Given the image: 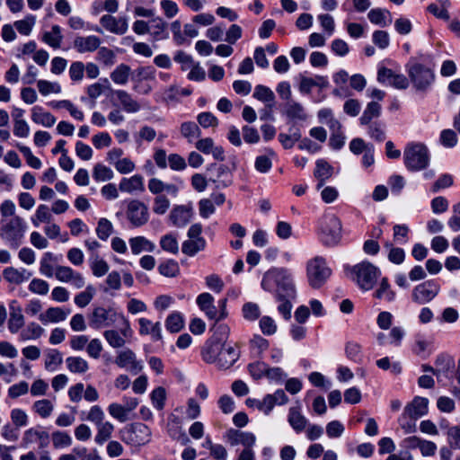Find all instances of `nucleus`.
Here are the masks:
<instances>
[{
  "label": "nucleus",
  "instance_id": "obj_1",
  "mask_svg": "<svg viewBox=\"0 0 460 460\" xmlns=\"http://www.w3.org/2000/svg\"><path fill=\"white\" fill-rule=\"evenodd\" d=\"M261 288L269 292L275 291L276 299L295 298L296 288L292 274L286 268H272L262 278Z\"/></svg>",
  "mask_w": 460,
  "mask_h": 460
},
{
  "label": "nucleus",
  "instance_id": "obj_2",
  "mask_svg": "<svg viewBox=\"0 0 460 460\" xmlns=\"http://www.w3.org/2000/svg\"><path fill=\"white\" fill-rule=\"evenodd\" d=\"M201 356L205 362L215 364L221 369H228L239 358L240 351L236 344L207 341L202 348Z\"/></svg>",
  "mask_w": 460,
  "mask_h": 460
},
{
  "label": "nucleus",
  "instance_id": "obj_3",
  "mask_svg": "<svg viewBox=\"0 0 460 460\" xmlns=\"http://www.w3.org/2000/svg\"><path fill=\"white\" fill-rule=\"evenodd\" d=\"M350 279L364 291L371 290L381 274L380 270L373 263L364 261L354 266L346 267Z\"/></svg>",
  "mask_w": 460,
  "mask_h": 460
},
{
  "label": "nucleus",
  "instance_id": "obj_4",
  "mask_svg": "<svg viewBox=\"0 0 460 460\" xmlns=\"http://www.w3.org/2000/svg\"><path fill=\"white\" fill-rule=\"evenodd\" d=\"M409 78L417 92L425 93L435 81L434 71L417 61L411 60L406 65Z\"/></svg>",
  "mask_w": 460,
  "mask_h": 460
},
{
  "label": "nucleus",
  "instance_id": "obj_5",
  "mask_svg": "<svg viewBox=\"0 0 460 460\" xmlns=\"http://www.w3.org/2000/svg\"><path fill=\"white\" fill-rule=\"evenodd\" d=\"M430 155L428 147L422 143H410L403 151L405 167L412 172L428 167Z\"/></svg>",
  "mask_w": 460,
  "mask_h": 460
},
{
  "label": "nucleus",
  "instance_id": "obj_6",
  "mask_svg": "<svg viewBox=\"0 0 460 460\" xmlns=\"http://www.w3.org/2000/svg\"><path fill=\"white\" fill-rule=\"evenodd\" d=\"M332 275V270L325 259L315 256L306 262V277L313 288H320Z\"/></svg>",
  "mask_w": 460,
  "mask_h": 460
},
{
  "label": "nucleus",
  "instance_id": "obj_7",
  "mask_svg": "<svg viewBox=\"0 0 460 460\" xmlns=\"http://www.w3.org/2000/svg\"><path fill=\"white\" fill-rule=\"evenodd\" d=\"M25 232L24 220L21 217L15 216L1 226L0 237L10 246L17 248L22 243Z\"/></svg>",
  "mask_w": 460,
  "mask_h": 460
},
{
  "label": "nucleus",
  "instance_id": "obj_8",
  "mask_svg": "<svg viewBox=\"0 0 460 460\" xmlns=\"http://www.w3.org/2000/svg\"><path fill=\"white\" fill-rule=\"evenodd\" d=\"M122 314H118L111 307H104L102 305L94 306L88 315L89 326L92 329L99 330L112 326Z\"/></svg>",
  "mask_w": 460,
  "mask_h": 460
},
{
  "label": "nucleus",
  "instance_id": "obj_9",
  "mask_svg": "<svg viewBox=\"0 0 460 460\" xmlns=\"http://www.w3.org/2000/svg\"><path fill=\"white\" fill-rule=\"evenodd\" d=\"M321 240L326 246L337 245L341 238V220L332 215L326 217L321 226Z\"/></svg>",
  "mask_w": 460,
  "mask_h": 460
},
{
  "label": "nucleus",
  "instance_id": "obj_10",
  "mask_svg": "<svg viewBox=\"0 0 460 460\" xmlns=\"http://www.w3.org/2000/svg\"><path fill=\"white\" fill-rule=\"evenodd\" d=\"M440 290V285L436 280H426L412 288L411 298L417 305H426L430 303Z\"/></svg>",
  "mask_w": 460,
  "mask_h": 460
},
{
  "label": "nucleus",
  "instance_id": "obj_11",
  "mask_svg": "<svg viewBox=\"0 0 460 460\" xmlns=\"http://www.w3.org/2000/svg\"><path fill=\"white\" fill-rule=\"evenodd\" d=\"M126 216L134 227H141L149 220L148 207L138 199H132L128 203Z\"/></svg>",
  "mask_w": 460,
  "mask_h": 460
},
{
  "label": "nucleus",
  "instance_id": "obj_12",
  "mask_svg": "<svg viewBox=\"0 0 460 460\" xmlns=\"http://www.w3.org/2000/svg\"><path fill=\"white\" fill-rule=\"evenodd\" d=\"M123 326L119 332L116 330H107L103 332V336L108 344L113 349L122 348L126 344V340L132 337V329L128 320L124 315H119Z\"/></svg>",
  "mask_w": 460,
  "mask_h": 460
},
{
  "label": "nucleus",
  "instance_id": "obj_13",
  "mask_svg": "<svg viewBox=\"0 0 460 460\" xmlns=\"http://www.w3.org/2000/svg\"><path fill=\"white\" fill-rule=\"evenodd\" d=\"M55 277L60 282L70 283L76 289L83 288L85 285L84 277L68 266L57 265Z\"/></svg>",
  "mask_w": 460,
  "mask_h": 460
},
{
  "label": "nucleus",
  "instance_id": "obj_14",
  "mask_svg": "<svg viewBox=\"0 0 460 460\" xmlns=\"http://www.w3.org/2000/svg\"><path fill=\"white\" fill-rule=\"evenodd\" d=\"M116 365L120 368H127L134 374L143 369V365L137 359V356L130 349H125L117 352L115 358Z\"/></svg>",
  "mask_w": 460,
  "mask_h": 460
},
{
  "label": "nucleus",
  "instance_id": "obj_15",
  "mask_svg": "<svg viewBox=\"0 0 460 460\" xmlns=\"http://www.w3.org/2000/svg\"><path fill=\"white\" fill-rule=\"evenodd\" d=\"M224 438L230 446L242 445L244 448L252 447L256 442V437L253 433L234 429H228Z\"/></svg>",
  "mask_w": 460,
  "mask_h": 460
},
{
  "label": "nucleus",
  "instance_id": "obj_16",
  "mask_svg": "<svg viewBox=\"0 0 460 460\" xmlns=\"http://www.w3.org/2000/svg\"><path fill=\"white\" fill-rule=\"evenodd\" d=\"M249 371L257 379L265 375L270 380L276 383L281 382L286 376V374L280 367L269 368L264 363L260 362L249 365Z\"/></svg>",
  "mask_w": 460,
  "mask_h": 460
},
{
  "label": "nucleus",
  "instance_id": "obj_17",
  "mask_svg": "<svg viewBox=\"0 0 460 460\" xmlns=\"http://www.w3.org/2000/svg\"><path fill=\"white\" fill-rule=\"evenodd\" d=\"M100 23L108 31L118 35L125 34L128 28L126 17L116 18L111 14L102 15Z\"/></svg>",
  "mask_w": 460,
  "mask_h": 460
},
{
  "label": "nucleus",
  "instance_id": "obj_18",
  "mask_svg": "<svg viewBox=\"0 0 460 460\" xmlns=\"http://www.w3.org/2000/svg\"><path fill=\"white\" fill-rule=\"evenodd\" d=\"M429 400L424 397L416 396L409 402L403 410L404 417L411 420H417L428 412Z\"/></svg>",
  "mask_w": 460,
  "mask_h": 460
},
{
  "label": "nucleus",
  "instance_id": "obj_19",
  "mask_svg": "<svg viewBox=\"0 0 460 460\" xmlns=\"http://www.w3.org/2000/svg\"><path fill=\"white\" fill-rule=\"evenodd\" d=\"M195 146L199 152L205 155H212L214 159L217 161L225 160L224 148L221 146H216L211 137H205L198 140L195 143Z\"/></svg>",
  "mask_w": 460,
  "mask_h": 460
},
{
  "label": "nucleus",
  "instance_id": "obj_20",
  "mask_svg": "<svg viewBox=\"0 0 460 460\" xmlns=\"http://www.w3.org/2000/svg\"><path fill=\"white\" fill-rule=\"evenodd\" d=\"M70 314L69 309L62 307H49L44 313L40 314L39 320L43 323H59L66 319Z\"/></svg>",
  "mask_w": 460,
  "mask_h": 460
},
{
  "label": "nucleus",
  "instance_id": "obj_21",
  "mask_svg": "<svg viewBox=\"0 0 460 460\" xmlns=\"http://www.w3.org/2000/svg\"><path fill=\"white\" fill-rule=\"evenodd\" d=\"M101 40L94 35L87 37H76L74 40V48L79 53L93 52L99 49Z\"/></svg>",
  "mask_w": 460,
  "mask_h": 460
},
{
  "label": "nucleus",
  "instance_id": "obj_22",
  "mask_svg": "<svg viewBox=\"0 0 460 460\" xmlns=\"http://www.w3.org/2000/svg\"><path fill=\"white\" fill-rule=\"evenodd\" d=\"M122 192L132 194L134 192H142L145 190L144 179L139 174H135L129 178H123L119 185Z\"/></svg>",
  "mask_w": 460,
  "mask_h": 460
},
{
  "label": "nucleus",
  "instance_id": "obj_23",
  "mask_svg": "<svg viewBox=\"0 0 460 460\" xmlns=\"http://www.w3.org/2000/svg\"><path fill=\"white\" fill-rule=\"evenodd\" d=\"M138 323L140 325L139 333L141 335H151L154 341L162 340V329L159 322L154 323L146 318H139Z\"/></svg>",
  "mask_w": 460,
  "mask_h": 460
},
{
  "label": "nucleus",
  "instance_id": "obj_24",
  "mask_svg": "<svg viewBox=\"0 0 460 460\" xmlns=\"http://www.w3.org/2000/svg\"><path fill=\"white\" fill-rule=\"evenodd\" d=\"M197 304L200 310L212 320L217 318V309L214 305V297L209 293H202L197 297Z\"/></svg>",
  "mask_w": 460,
  "mask_h": 460
},
{
  "label": "nucleus",
  "instance_id": "obj_25",
  "mask_svg": "<svg viewBox=\"0 0 460 460\" xmlns=\"http://www.w3.org/2000/svg\"><path fill=\"white\" fill-rule=\"evenodd\" d=\"M191 217V210L185 206H176L170 213V220L173 226L182 227Z\"/></svg>",
  "mask_w": 460,
  "mask_h": 460
},
{
  "label": "nucleus",
  "instance_id": "obj_26",
  "mask_svg": "<svg viewBox=\"0 0 460 460\" xmlns=\"http://www.w3.org/2000/svg\"><path fill=\"white\" fill-rule=\"evenodd\" d=\"M128 243L133 254L137 255L143 252H154L155 244L145 236L131 237Z\"/></svg>",
  "mask_w": 460,
  "mask_h": 460
},
{
  "label": "nucleus",
  "instance_id": "obj_27",
  "mask_svg": "<svg viewBox=\"0 0 460 460\" xmlns=\"http://www.w3.org/2000/svg\"><path fill=\"white\" fill-rule=\"evenodd\" d=\"M288 421L296 433L304 431L308 424L307 419L302 415L300 411L296 407L289 409Z\"/></svg>",
  "mask_w": 460,
  "mask_h": 460
},
{
  "label": "nucleus",
  "instance_id": "obj_28",
  "mask_svg": "<svg viewBox=\"0 0 460 460\" xmlns=\"http://www.w3.org/2000/svg\"><path fill=\"white\" fill-rule=\"evenodd\" d=\"M113 94L119 101L123 110L128 113L137 112L140 110V104L134 100L131 95L124 90H116Z\"/></svg>",
  "mask_w": 460,
  "mask_h": 460
},
{
  "label": "nucleus",
  "instance_id": "obj_29",
  "mask_svg": "<svg viewBox=\"0 0 460 460\" xmlns=\"http://www.w3.org/2000/svg\"><path fill=\"white\" fill-rule=\"evenodd\" d=\"M23 440L27 443L38 442L40 448H45L49 444V435L46 431L31 428L25 431Z\"/></svg>",
  "mask_w": 460,
  "mask_h": 460
},
{
  "label": "nucleus",
  "instance_id": "obj_30",
  "mask_svg": "<svg viewBox=\"0 0 460 460\" xmlns=\"http://www.w3.org/2000/svg\"><path fill=\"white\" fill-rule=\"evenodd\" d=\"M58 257L52 252H47L43 254L40 261V272L47 278H52L56 275V266Z\"/></svg>",
  "mask_w": 460,
  "mask_h": 460
},
{
  "label": "nucleus",
  "instance_id": "obj_31",
  "mask_svg": "<svg viewBox=\"0 0 460 460\" xmlns=\"http://www.w3.org/2000/svg\"><path fill=\"white\" fill-rule=\"evenodd\" d=\"M376 299L384 300L387 303H393L396 298V293L392 288L387 278H383L378 285V288L374 293Z\"/></svg>",
  "mask_w": 460,
  "mask_h": 460
},
{
  "label": "nucleus",
  "instance_id": "obj_32",
  "mask_svg": "<svg viewBox=\"0 0 460 460\" xmlns=\"http://www.w3.org/2000/svg\"><path fill=\"white\" fill-rule=\"evenodd\" d=\"M31 119L36 124L50 128L56 123V118L48 111H44L40 106H34L31 109Z\"/></svg>",
  "mask_w": 460,
  "mask_h": 460
},
{
  "label": "nucleus",
  "instance_id": "obj_33",
  "mask_svg": "<svg viewBox=\"0 0 460 460\" xmlns=\"http://www.w3.org/2000/svg\"><path fill=\"white\" fill-rule=\"evenodd\" d=\"M4 278L10 283L21 284L28 280L31 273L25 269H15L13 267L6 268L4 272Z\"/></svg>",
  "mask_w": 460,
  "mask_h": 460
},
{
  "label": "nucleus",
  "instance_id": "obj_34",
  "mask_svg": "<svg viewBox=\"0 0 460 460\" xmlns=\"http://www.w3.org/2000/svg\"><path fill=\"white\" fill-rule=\"evenodd\" d=\"M207 242L204 238H189L184 241L181 244V251L184 254L193 257L199 252L203 251L206 248Z\"/></svg>",
  "mask_w": 460,
  "mask_h": 460
},
{
  "label": "nucleus",
  "instance_id": "obj_35",
  "mask_svg": "<svg viewBox=\"0 0 460 460\" xmlns=\"http://www.w3.org/2000/svg\"><path fill=\"white\" fill-rule=\"evenodd\" d=\"M252 96L258 101L265 102L270 110L274 107L275 94L270 88L261 84L256 85Z\"/></svg>",
  "mask_w": 460,
  "mask_h": 460
},
{
  "label": "nucleus",
  "instance_id": "obj_36",
  "mask_svg": "<svg viewBox=\"0 0 460 460\" xmlns=\"http://www.w3.org/2000/svg\"><path fill=\"white\" fill-rule=\"evenodd\" d=\"M89 263L93 275L97 278L103 277L109 271V264L98 253H92L89 258Z\"/></svg>",
  "mask_w": 460,
  "mask_h": 460
},
{
  "label": "nucleus",
  "instance_id": "obj_37",
  "mask_svg": "<svg viewBox=\"0 0 460 460\" xmlns=\"http://www.w3.org/2000/svg\"><path fill=\"white\" fill-rule=\"evenodd\" d=\"M192 93L190 88H181L177 84H172L163 93V99L166 102H172L179 101V95L189 96Z\"/></svg>",
  "mask_w": 460,
  "mask_h": 460
},
{
  "label": "nucleus",
  "instance_id": "obj_38",
  "mask_svg": "<svg viewBox=\"0 0 460 460\" xmlns=\"http://www.w3.org/2000/svg\"><path fill=\"white\" fill-rule=\"evenodd\" d=\"M44 333V329L38 323H30L24 329L22 330L19 339L22 341L31 340H38Z\"/></svg>",
  "mask_w": 460,
  "mask_h": 460
},
{
  "label": "nucleus",
  "instance_id": "obj_39",
  "mask_svg": "<svg viewBox=\"0 0 460 460\" xmlns=\"http://www.w3.org/2000/svg\"><path fill=\"white\" fill-rule=\"evenodd\" d=\"M149 27L155 40H162L168 37L166 32L167 23L161 17H153L149 22Z\"/></svg>",
  "mask_w": 460,
  "mask_h": 460
},
{
  "label": "nucleus",
  "instance_id": "obj_40",
  "mask_svg": "<svg viewBox=\"0 0 460 460\" xmlns=\"http://www.w3.org/2000/svg\"><path fill=\"white\" fill-rule=\"evenodd\" d=\"M436 368L438 370V376L445 375L447 376V373L451 371L455 367V360L453 357L447 354H440L437 357L435 361Z\"/></svg>",
  "mask_w": 460,
  "mask_h": 460
},
{
  "label": "nucleus",
  "instance_id": "obj_41",
  "mask_svg": "<svg viewBox=\"0 0 460 460\" xmlns=\"http://www.w3.org/2000/svg\"><path fill=\"white\" fill-rule=\"evenodd\" d=\"M180 130L181 136L187 138L189 143L194 142L201 134L199 126L192 121L183 122L181 125Z\"/></svg>",
  "mask_w": 460,
  "mask_h": 460
},
{
  "label": "nucleus",
  "instance_id": "obj_42",
  "mask_svg": "<svg viewBox=\"0 0 460 460\" xmlns=\"http://www.w3.org/2000/svg\"><path fill=\"white\" fill-rule=\"evenodd\" d=\"M23 325L24 316L22 314V308L18 306L17 309H13V312H10L8 329L11 333H17Z\"/></svg>",
  "mask_w": 460,
  "mask_h": 460
},
{
  "label": "nucleus",
  "instance_id": "obj_43",
  "mask_svg": "<svg viewBox=\"0 0 460 460\" xmlns=\"http://www.w3.org/2000/svg\"><path fill=\"white\" fill-rule=\"evenodd\" d=\"M62 39L61 30L58 25H53L51 31H46L42 37L43 41L54 49L60 47Z\"/></svg>",
  "mask_w": 460,
  "mask_h": 460
},
{
  "label": "nucleus",
  "instance_id": "obj_44",
  "mask_svg": "<svg viewBox=\"0 0 460 460\" xmlns=\"http://www.w3.org/2000/svg\"><path fill=\"white\" fill-rule=\"evenodd\" d=\"M66 363L72 373L84 374L89 369L88 362L81 357H68Z\"/></svg>",
  "mask_w": 460,
  "mask_h": 460
},
{
  "label": "nucleus",
  "instance_id": "obj_45",
  "mask_svg": "<svg viewBox=\"0 0 460 460\" xmlns=\"http://www.w3.org/2000/svg\"><path fill=\"white\" fill-rule=\"evenodd\" d=\"M113 430L114 425L109 421L97 425V434L94 438V441L98 445H103L111 438Z\"/></svg>",
  "mask_w": 460,
  "mask_h": 460
},
{
  "label": "nucleus",
  "instance_id": "obj_46",
  "mask_svg": "<svg viewBox=\"0 0 460 460\" xmlns=\"http://www.w3.org/2000/svg\"><path fill=\"white\" fill-rule=\"evenodd\" d=\"M130 74V67L128 65L120 64L111 74V80L117 84L124 85L128 83Z\"/></svg>",
  "mask_w": 460,
  "mask_h": 460
},
{
  "label": "nucleus",
  "instance_id": "obj_47",
  "mask_svg": "<svg viewBox=\"0 0 460 460\" xmlns=\"http://www.w3.org/2000/svg\"><path fill=\"white\" fill-rule=\"evenodd\" d=\"M95 292H96L95 288L93 285H88L85 288L84 291L78 293L75 296V298H74L75 304L80 308H84V307L87 306L93 300V298L95 295Z\"/></svg>",
  "mask_w": 460,
  "mask_h": 460
},
{
  "label": "nucleus",
  "instance_id": "obj_48",
  "mask_svg": "<svg viewBox=\"0 0 460 460\" xmlns=\"http://www.w3.org/2000/svg\"><path fill=\"white\" fill-rule=\"evenodd\" d=\"M52 219V215L49 212L48 206L40 205L34 216L31 217V222L34 226L38 227L40 223H50Z\"/></svg>",
  "mask_w": 460,
  "mask_h": 460
},
{
  "label": "nucleus",
  "instance_id": "obj_49",
  "mask_svg": "<svg viewBox=\"0 0 460 460\" xmlns=\"http://www.w3.org/2000/svg\"><path fill=\"white\" fill-rule=\"evenodd\" d=\"M314 175L318 181H326L332 175V167L323 159L317 160Z\"/></svg>",
  "mask_w": 460,
  "mask_h": 460
},
{
  "label": "nucleus",
  "instance_id": "obj_50",
  "mask_svg": "<svg viewBox=\"0 0 460 460\" xmlns=\"http://www.w3.org/2000/svg\"><path fill=\"white\" fill-rule=\"evenodd\" d=\"M33 411L39 414L41 418H48L51 415L54 405L48 399H42L36 401L32 405Z\"/></svg>",
  "mask_w": 460,
  "mask_h": 460
},
{
  "label": "nucleus",
  "instance_id": "obj_51",
  "mask_svg": "<svg viewBox=\"0 0 460 460\" xmlns=\"http://www.w3.org/2000/svg\"><path fill=\"white\" fill-rule=\"evenodd\" d=\"M380 111L381 106L377 102H369L360 118V123L362 125L369 124L374 118H377L380 115Z\"/></svg>",
  "mask_w": 460,
  "mask_h": 460
},
{
  "label": "nucleus",
  "instance_id": "obj_52",
  "mask_svg": "<svg viewBox=\"0 0 460 460\" xmlns=\"http://www.w3.org/2000/svg\"><path fill=\"white\" fill-rule=\"evenodd\" d=\"M286 113L288 117L294 119L305 120L306 119L303 106L294 101L288 102L286 105Z\"/></svg>",
  "mask_w": 460,
  "mask_h": 460
},
{
  "label": "nucleus",
  "instance_id": "obj_53",
  "mask_svg": "<svg viewBox=\"0 0 460 460\" xmlns=\"http://www.w3.org/2000/svg\"><path fill=\"white\" fill-rule=\"evenodd\" d=\"M183 326V317L180 313H172L166 318L165 327L171 332H178Z\"/></svg>",
  "mask_w": 460,
  "mask_h": 460
},
{
  "label": "nucleus",
  "instance_id": "obj_54",
  "mask_svg": "<svg viewBox=\"0 0 460 460\" xmlns=\"http://www.w3.org/2000/svg\"><path fill=\"white\" fill-rule=\"evenodd\" d=\"M113 172L104 164H97L93 167V177L96 181H106L113 178Z\"/></svg>",
  "mask_w": 460,
  "mask_h": 460
},
{
  "label": "nucleus",
  "instance_id": "obj_55",
  "mask_svg": "<svg viewBox=\"0 0 460 460\" xmlns=\"http://www.w3.org/2000/svg\"><path fill=\"white\" fill-rule=\"evenodd\" d=\"M160 246L161 248L172 254H177L179 252V243L176 237L168 234L161 237L160 239Z\"/></svg>",
  "mask_w": 460,
  "mask_h": 460
},
{
  "label": "nucleus",
  "instance_id": "obj_56",
  "mask_svg": "<svg viewBox=\"0 0 460 460\" xmlns=\"http://www.w3.org/2000/svg\"><path fill=\"white\" fill-rule=\"evenodd\" d=\"M243 316L245 320L254 322L261 315L260 306L256 303L248 302L243 305Z\"/></svg>",
  "mask_w": 460,
  "mask_h": 460
},
{
  "label": "nucleus",
  "instance_id": "obj_57",
  "mask_svg": "<svg viewBox=\"0 0 460 460\" xmlns=\"http://www.w3.org/2000/svg\"><path fill=\"white\" fill-rule=\"evenodd\" d=\"M158 270L161 275L172 278L179 274L180 268L177 261L174 260H168L159 265Z\"/></svg>",
  "mask_w": 460,
  "mask_h": 460
},
{
  "label": "nucleus",
  "instance_id": "obj_58",
  "mask_svg": "<svg viewBox=\"0 0 460 460\" xmlns=\"http://www.w3.org/2000/svg\"><path fill=\"white\" fill-rule=\"evenodd\" d=\"M113 233V226L111 222L106 218H101L98 221L96 228L97 236L103 241H106Z\"/></svg>",
  "mask_w": 460,
  "mask_h": 460
},
{
  "label": "nucleus",
  "instance_id": "obj_59",
  "mask_svg": "<svg viewBox=\"0 0 460 460\" xmlns=\"http://www.w3.org/2000/svg\"><path fill=\"white\" fill-rule=\"evenodd\" d=\"M52 441L55 448L67 447L72 445V438L64 431H55L52 433Z\"/></svg>",
  "mask_w": 460,
  "mask_h": 460
},
{
  "label": "nucleus",
  "instance_id": "obj_60",
  "mask_svg": "<svg viewBox=\"0 0 460 460\" xmlns=\"http://www.w3.org/2000/svg\"><path fill=\"white\" fill-rule=\"evenodd\" d=\"M35 24V16L27 15L23 20L14 22V26L19 33L22 35H29Z\"/></svg>",
  "mask_w": 460,
  "mask_h": 460
},
{
  "label": "nucleus",
  "instance_id": "obj_61",
  "mask_svg": "<svg viewBox=\"0 0 460 460\" xmlns=\"http://www.w3.org/2000/svg\"><path fill=\"white\" fill-rule=\"evenodd\" d=\"M260 329L265 335H273L277 332L278 326L270 316H262L259 322Z\"/></svg>",
  "mask_w": 460,
  "mask_h": 460
},
{
  "label": "nucleus",
  "instance_id": "obj_62",
  "mask_svg": "<svg viewBox=\"0 0 460 460\" xmlns=\"http://www.w3.org/2000/svg\"><path fill=\"white\" fill-rule=\"evenodd\" d=\"M109 413L120 422H125L129 420V414L119 403H111L108 407Z\"/></svg>",
  "mask_w": 460,
  "mask_h": 460
},
{
  "label": "nucleus",
  "instance_id": "obj_63",
  "mask_svg": "<svg viewBox=\"0 0 460 460\" xmlns=\"http://www.w3.org/2000/svg\"><path fill=\"white\" fill-rule=\"evenodd\" d=\"M96 59L105 66H111L115 63V53L105 47L99 48Z\"/></svg>",
  "mask_w": 460,
  "mask_h": 460
},
{
  "label": "nucleus",
  "instance_id": "obj_64",
  "mask_svg": "<svg viewBox=\"0 0 460 460\" xmlns=\"http://www.w3.org/2000/svg\"><path fill=\"white\" fill-rule=\"evenodd\" d=\"M170 200L164 195H158L154 199L153 211L156 215H164L170 208Z\"/></svg>",
  "mask_w": 460,
  "mask_h": 460
}]
</instances>
